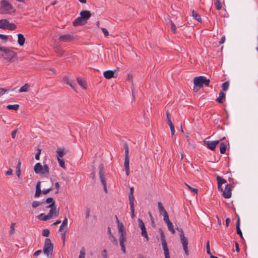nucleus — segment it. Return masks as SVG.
Wrapping results in <instances>:
<instances>
[{
	"mask_svg": "<svg viewBox=\"0 0 258 258\" xmlns=\"http://www.w3.org/2000/svg\"><path fill=\"white\" fill-rule=\"evenodd\" d=\"M1 56L9 62H13L17 58V54L12 49L5 46H0Z\"/></svg>",
	"mask_w": 258,
	"mask_h": 258,
	"instance_id": "nucleus-1",
	"label": "nucleus"
},
{
	"mask_svg": "<svg viewBox=\"0 0 258 258\" xmlns=\"http://www.w3.org/2000/svg\"><path fill=\"white\" fill-rule=\"evenodd\" d=\"M15 11V9L8 0H2L0 2V14H8Z\"/></svg>",
	"mask_w": 258,
	"mask_h": 258,
	"instance_id": "nucleus-2",
	"label": "nucleus"
},
{
	"mask_svg": "<svg viewBox=\"0 0 258 258\" xmlns=\"http://www.w3.org/2000/svg\"><path fill=\"white\" fill-rule=\"evenodd\" d=\"M34 170L36 174H48L49 173V168L47 164L42 166L40 163H37L34 166Z\"/></svg>",
	"mask_w": 258,
	"mask_h": 258,
	"instance_id": "nucleus-3",
	"label": "nucleus"
},
{
	"mask_svg": "<svg viewBox=\"0 0 258 258\" xmlns=\"http://www.w3.org/2000/svg\"><path fill=\"white\" fill-rule=\"evenodd\" d=\"M210 81L209 79H207L204 76L196 77L194 79V84L195 86L198 87L199 88H202L203 85L206 86H209Z\"/></svg>",
	"mask_w": 258,
	"mask_h": 258,
	"instance_id": "nucleus-4",
	"label": "nucleus"
},
{
	"mask_svg": "<svg viewBox=\"0 0 258 258\" xmlns=\"http://www.w3.org/2000/svg\"><path fill=\"white\" fill-rule=\"evenodd\" d=\"M53 245L49 238H46L45 240L44 245L43 247V252L47 257H51L52 254Z\"/></svg>",
	"mask_w": 258,
	"mask_h": 258,
	"instance_id": "nucleus-5",
	"label": "nucleus"
},
{
	"mask_svg": "<svg viewBox=\"0 0 258 258\" xmlns=\"http://www.w3.org/2000/svg\"><path fill=\"white\" fill-rule=\"evenodd\" d=\"M124 149L125 152V159L124 165L125 170V173L127 176L130 174V157H129V149L128 145L126 143L124 144Z\"/></svg>",
	"mask_w": 258,
	"mask_h": 258,
	"instance_id": "nucleus-6",
	"label": "nucleus"
},
{
	"mask_svg": "<svg viewBox=\"0 0 258 258\" xmlns=\"http://www.w3.org/2000/svg\"><path fill=\"white\" fill-rule=\"evenodd\" d=\"M99 177L100 179L101 182L103 185V188L104 189V191L107 192V188H106V180L105 178V172H104V167L103 164H100L99 166Z\"/></svg>",
	"mask_w": 258,
	"mask_h": 258,
	"instance_id": "nucleus-7",
	"label": "nucleus"
},
{
	"mask_svg": "<svg viewBox=\"0 0 258 258\" xmlns=\"http://www.w3.org/2000/svg\"><path fill=\"white\" fill-rule=\"evenodd\" d=\"M224 139L225 137L223 138L222 139L220 140H216L214 141L204 140V144L206 145L209 149L214 151L216 148V146L219 143L220 141H223V140H224Z\"/></svg>",
	"mask_w": 258,
	"mask_h": 258,
	"instance_id": "nucleus-8",
	"label": "nucleus"
},
{
	"mask_svg": "<svg viewBox=\"0 0 258 258\" xmlns=\"http://www.w3.org/2000/svg\"><path fill=\"white\" fill-rule=\"evenodd\" d=\"M233 187L234 186L230 184L226 185L225 189L222 193V196L225 199H229L231 198L232 195L231 191Z\"/></svg>",
	"mask_w": 258,
	"mask_h": 258,
	"instance_id": "nucleus-9",
	"label": "nucleus"
},
{
	"mask_svg": "<svg viewBox=\"0 0 258 258\" xmlns=\"http://www.w3.org/2000/svg\"><path fill=\"white\" fill-rule=\"evenodd\" d=\"M159 231L160 233L161 240L162 245L163 247L164 252L169 251V249L167 247V244L166 242V238H165V236L164 234V232L162 231V230L161 229V228L159 229Z\"/></svg>",
	"mask_w": 258,
	"mask_h": 258,
	"instance_id": "nucleus-10",
	"label": "nucleus"
},
{
	"mask_svg": "<svg viewBox=\"0 0 258 258\" xmlns=\"http://www.w3.org/2000/svg\"><path fill=\"white\" fill-rule=\"evenodd\" d=\"M115 71L107 70L103 73L104 77L107 79H110L111 78H116L117 77V74L115 73Z\"/></svg>",
	"mask_w": 258,
	"mask_h": 258,
	"instance_id": "nucleus-11",
	"label": "nucleus"
},
{
	"mask_svg": "<svg viewBox=\"0 0 258 258\" xmlns=\"http://www.w3.org/2000/svg\"><path fill=\"white\" fill-rule=\"evenodd\" d=\"M80 16L87 23V21L91 16V13L88 10H83L80 13Z\"/></svg>",
	"mask_w": 258,
	"mask_h": 258,
	"instance_id": "nucleus-12",
	"label": "nucleus"
},
{
	"mask_svg": "<svg viewBox=\"0 0 258 258\" xmlns=\"http://www.w3.org/2000/svg\"><path fill=\"white\" fill-rule=\"evenodd\" d=\"M74 39V36L70 34L63 35L59 37L58 40L60 41L69 42Z\"/></svg>",
	"mask_w": 258,
	"mask_h": 258,
	"instance_id": "nucleus-13",
	"label": "nucleus"
},
{
	"mask_svg": "<svg viewBox=\"0 0 258 258\" xmlns=\"http://www.w3.org/2000/svg\"><path fill=\"white\" fill-rule=\"evenodd\" d=\"M86 23V22L84 21V20L82 18V17H79L77 18H76L73 22V25L74 26H82L84 25Z\"/></svg>",
	"mask_w": 258,
	"mask_h": 258,
	"instance_id": "nucleus-14",
	"label": "nucleus"
},
{
	"mask_svg": "<svg viewBox=\"0 0 258 258\" xmlns=\"http://www.w3.org/2000/svg\"><path fill=\"white\" fill-rule=\"evenodd\" d=\"M42 193V190L41 189V182L38 181L36 185V191L35 193V197L38 198L40 197L41 194Z\"/></svg>",
	"mask_w": 258,
	"mask_h": 258,
	"instance_id": "nucleus-15",
	"label": "nucleus"
},
{
	"mask_svg": "<svg viewBox=\"0 0 258 258\" xmlns=\"http://www.w3.org/2000/svg\"><path fill=\"white\" fill-rule=\"evenodd\" d=\"M63 81L67 84L69 85L74 90H75V84L73 83L72 80H71L68 76H65L63 78Z\"/></svg>",
	"mask_w": 258,
	"mask_h": 258,
	"instance_id": "nucleus-16",
	"label": "nucleus"
},
{
	"mask_svg": "<svg viewBox=\"0 0 258 258\" xmlns=\"http://www.w3.org/2000/svg\"><path fill=\"white\" fill-rule=\"evenodd\" d=\"M48 215L49 217H52L54 216L55 217H57L59 215V209L56 210V208L54 209H50L49 212L48 213Z\"/></svg>",
	"mask_w": 258,
	"mask_h": 258,
	"instance_id": "nucleus-17",
	"label": "nucleus"
},
{
	"mask_svg": "<svg viewBox=\"0 0 258 258\" xmlns=\"http://www.w3.org/2000/svg\"><path fill=\"white\" fill-rule=\"evenodd\" d=\"M236 232L237 234H238L241 238H243L242 233L240 228V218L238 216L236 225Z\"/></svg>",
	"mask_w": 258,
	"mask_h": 258,
	"instance_id": "nucleus-18",
	"label": "nucleus"
},
{
	"mask_svg": "<svg viewBox=\"0 0 258 258\" xmlns=\"http://www.w3.org/2000/svg\"><path fill=\"white\" fill-rule=\"evenodd\" d=\"M9 21L7 19L0 20V29L6 30Z\"/></svg>",
	"mask_w": 258,
	"mask_h": 258,
	"instance_id": "nucleus-19",
	"label": "nucleus"
},
{
	"mask_svg": "<svg viewBox=\"0 0 258 258\" xmlns=\"http://www.w3.org/2000/svg\"><path fill=\"white\" fill-rule=\"evenodd\" d=\"M57 159H61L66 154L64 148H58L56 151Z\"/></svg>",
	"mask_w": 258,
	"mask_h": 258,
	"instance_id": "nucleus-20",
	"label": "nucleus"
},
{
	"mask_svg": "<svg viewBox=\"0 0 258 258\" xmlns=\"http://www.w3.org/2000/svg\"><path fill=\"white\" fill-rule=\"evenodd\" d=\"M18 44L20 46H23L25 43V38L24 35L22 34H19L18 35Z\"/></svg>",
	"mask_w": 258,
	"mask_h": 258,
	"instance_id": "nucleus-21",
	"label": "nucleus"
},
{
	"mask_svg": "<svg viewBox=\"0 0 258 258\" xmlns=\"http://www.w3.org/2000/svg\"><path fill=\"white\" fill-rule=\"evenodd\" d=\"M77 81L79 85L81 86L83 89H86L87 88V84L86 81L83 80L81 78H77Z\"/></svg>",
	"mask_w": 258,
	"mask_h": 258,
	"instance_id": "nucleus-22",
	"label": "nucleus"
},
{
	"mask_svg": "<svg viewBox=\"0 0 258 258\" xmlns=\"http://www.w3.org/2000/svg\"><path fill=\"white\" fill-rule=\"evenodd\" d=\"M134 188L133 187H130V191L128 196L130 203H134Z\"/></svg>",
	"mask_w": 258,
	"mask_h": 258,
	"instance_id": "nucleus-23",
	"label": "nucleus"
},
{
	"mask_svg": "<svg viewBox=\"0 0 258 258\" xmlns=\"http://www.w3.org/2000/svg\"><path fill=\"white\" fill-rule=\"evenodd\" d=\"M225 98V94L222 92L221 91L219 93V97L216 99V101L219 103H222L223 102V99Z\"/></svg>",
	"mask_w": 258,
	"mask_h": 258,
	"instance_id": "nucleus-24",
	"label": "nucleus"
},
{
	"mask_svg": "<svg viewBox=\"0 0 258 258\" xmlns=\"http://www.w3.org/2000/svg\"><path fill=\"white\" fill-rule=\"evenodd\" d=\"M126 80L128 81H130L132 83V92L133 96H134V83H133V75L131 74H128Z\"/></svg>",
	"mask_w": 258,
	"mask_h": 258,
	"instance_id": "nucleus-25",
	"label": "nucleus"
},
{
	"mask_svg": "<svg viewBox=\"0 0 258 258\" xmlns=\"http://www.w3.org/2000/svg\"><path fill=\"white\" fill-rule=\"evenodd\" d=\"M192 16L195 20H196L199 22H202V19L201 18L200 15L199 14H198L195 10L192 11Z\"/></svg>",
	"mask_w": 258,
	"mask_h": 258,
	"instance_id": "nucleus-26",
	"label": "nucleus"
},
{
	"mask_svg": "<svg viewBox=\"0 0 258 258\" xmlns=\"http://www.w3.org/2000/svg\"><path fill=\"white\" fill-rule=\"evenodd\" d=\"M180 240L182 245L188 244V239L184 236V234H179Z\"/></svg>",
	"mask_w": 258,
	"mask_h": 258,
	"instance_id": "nucleus-27",
	"label": "nucleus"
},
{
	"mask_svg": "<svg viewBox=\"0 0 258 258\" xmlns=\"http://www.w3.org/2000/svg\"><path fill=\"white\" fill-rule=\"evenodd\" d=\"M158 207L159 213H160L161 215H163L164 213H167L161 202L158 203Z\"/></svg>",
	"mask_w": 258,
	"mask_h": 258,
	"instance_id": "nucleus-28",
	"label": "nucleus"
},
{
	"mask_svg": "<svg viewBox=\"0 0 258 258\" xmlns=\"http://www.w3.org/2000/svg\"><path fill=\"white\" fill-rule=\"evenodd\" d=\"M119 234L126 233L125 228L122 223L117 225Z\"/></svg>",
	"mask_w": 258,
	"mask_h": 258,
	"instance_id": "nucleus-29",
	"label": "nucleus"
},
{
	"mask_svg": "<svg viewBox=\"0 0 258 258\" xmlns=\"http://www.w3.org/2000/svg\"><path fill=\"white\" fill-rule=\"evenodd\" d=\"M30 88V85L28 84H25L24 86H23L21 88L19 89V92H26L28 91L29 89Z\"/></svg>",
	"mask_w": 258,
	"mask_h": 258,
	"instance_id": "nucleus-30",
	"label": "nucleus"
},
{
	"mask_svg": "<svg viewBox=\"0 0 258 258\" xmlns=\"http://www.w3.org/2000/svg\"><path fill=\"white\" fill-rule=\"evenodd\" d=\"M217 180V183L219 184L220 185H222L224 183H225L227 182L226 180L223 178L222 177L218 175L216 177Z\"/></svg>",
	"mask_w": 258,
	"mask_h": 258,
	"instance_id": "nucleus-31",
	"label": "nucleus"
},
{
	"mask_svg": "<svg viewBox=\"0 0 258 258\" xmlns=\"http://www.w3.org/2000/svg\"><path fill=\"white\" fill-rule=\"evenodd\" d=\"M141 229L142 230V232H141L142 235L146 239L147 241H149V237L148 236V234H147V232L146 231V227H144L143 228H141Z\"/></svg>",
	"mask_w": 258,
	"mask_h": 258,
	"instance_id": "nucleus-32",
	"label": "nucleus"
},
{
	"mask_svg": "<svg viewBox=\"0 0 258 258\" xmlns=\"http://www.w3.org/2000/svg\"><path fill=\"white\" fill-rule=\"evenodd\" d=\"M38 218L43 221H46V220L50 219L51 217H49L48 214H47V215H45L44 214L42 213L38 216Z\"/></svg>",
	"mask_w": 258,
	"mask_h": 258,
	"instance_id": "nucleus-33",
	"label": "nucleus"
},
{
	"mask_svg": "<svg viewBox=\"0 0 258 258\" xmlns=\"http://www.w3.org/2000/svg\"><path fill=\"white\" fill-rule=\"evenodd\" d=\"M7 108L9 109H12V110L17 111L18 110V109L19 108V104H14V105L9 104L8 105H7Z\"/></svg>",
	"mask_w": 258,
	"mask_h": 258,
	"instance_id": "nucleus-34",
	"label": "nucleus"
},
{
	"mask_svg": "<svg viewBox=\"0 0 258 258\" xmlns=\"http://www.w3.org/2000/svg\"><path fill=\"white\" fill-rule=\"evenodd\" d=\"M226 150V146L224 143H221L220 145V152L221 154H224Z\"/></svg>",
	"mask_w": 258,
	"mask_h": 258,
	"instance_id": "nucleus-35",
	"label": "nucleus"
},
{
	"mask_svg": "<svg viewBox=\"0 0 258 258\" xmlns=\"http://www.w3.org/2000/svg\"><path fill=\"white\" fill-rule=\"evenodd\" d=\"M168 230L171 232L172 234H174L175 232V231L173 228V225L172 223V222L170 221L169 223H166Z\"/></svg>",
	"mask_w": 258,
	"mask_h": 258,
	"instance_id": "nucleus-36",
	"label": "nucleus"
},
{
	"mask_svg": "<svg viewBox=\"0 0 258 258\" xmlns=\"http://www.w3.org/2000/svg\"><path fill=\"white\" fill-rule=\"evenodd\" d=\"M17 26L15 24L13 23H10L9 22V24L7 25V27L6 30H14L16 29Z\"/></svg>",
	"mask_w": 258,
	"mask_h": 258,
	"instance_id": "nucleus-37",
	"label": "nucleus"
},
{
	"mask_svg": "<svg viewBox=\"0 0 258 258\" xmlns=\"http://www.w3.org/2000/svg\"><path fill=\"white\" fill-rule=\"evenodd\" d=\"M85 249L84 247H82L80 251L79 255L78 258H85Z\"/></svg>",
	"mask_w": 258,
	"mask_h": 258,
	"instance_id": "nucleus-38",
	"label": "nucleus"
},
{
	"mask_svg": "<svg viewBox=\"0 0 258 258\" xmlns=\"http://www.w3.org/2000/svg\"><path fill=\"white\" fill-rule=\"evenodd\" d=\"M119 241L122 242L126 241V233L119 234Z\"/></svg>",
	"mask_w": 258,
	"mask_h": 258,
	"instance_id": "nucleus-39",
	"label": "nucleus"
},
{
	"mask_svg": "<svg viewBox=\"0 0 258 258\" xmlns=\"http://www.w3.org/2000/svg\"><path fill=\"white\" fill-rule=\"evenodd\" d=\"M131 210V217L132 218H134L135 215V206L134 203H130Z\"/></svg>",
	"mask_w": 258,
	"mask_h": 258,
	"instance_id": "nucleus-40",
	"label": "nucleus"
},
{
	"mask_svg": "<svg viewBox=\"0 0 258 258\" xmlns=\"http://www.w3.org/2000/svg\"><path fill=\"white\" fill-rule=\"evenodd\" d=\"M43 204V202L40 201H34L32 203V207L33 208H36L38 206L41 205Z\"/></svg>",
	"mask_w": 258,
	"mask_h": 258,
	"instance_id": "nucleus-41",
	"label": "nucleus"
},
{
	"mask_svg": "<svg viewBox=\"0 0 258 258\" xmlns=\"http://www.w3.org/2000/svg\"><path fill=\"white\" fill-rule=\"evenodd\" d=\"M16 225L15 223H12L10 226V235H13L15 231V226Z\"/></svg>",
	"mask_w": 258,
	"mask_h": 258,
	"instance_id": "nucleus-42",
	"label": "nucleus"
},
{
	"mask_svg": "<svg viewBox=\"0 0 258 258\" xmlns=\"http://www.w3.org/2000/svg\"><path fill=\"white\" fill-rule=\"evenodd\" d=\"M229 83L228 81H226L223 84H222V90L224 91H226L228 90V87H229Z\"/></svg>",
	"mask_w": 258,
	"mask_h": 258,
	"instance_id": "nucleus-43",
	"label": "nucleus"
},
{
	"mask_svg": "<svg viewBox=\"0 0 258 258\" xmlns=\"http://www.w3.org/2000/svg\"><path fill=\"white\" fill-rule=\"evenodd\" d=\"M166 118H167V123L169 125L173 124L171 120L170 114L169 111H167L166 112Z\"/></svg>",
	"mask_w": 258,
	"mask_h": 258,
	"instance_id": "nucleus-44",
	"label": "nucleus"
},
{
	"mask_svg": "<svg viewBox=\"0 0 258 258\" xmlns=\"http://www.w3.org/2000/svg\"><path fill=\"white\" fill-rule=\"evenodd\" d=\"M55 52L59 55H62V54L64 53V51L60 47H56L55 48Z\"/></svg>",
	"mask_w": 258,
	"mask_h": 258,
	"instance_id": "nucleus-45",
	"label": "nucleus"
},
{
	"mask_svg": "<svg viewBox=\"0 0 258 258\" xmlns=\"http://www.w3.org/2000/svg\"><path fill=\"white\" fill-rule=\"evenodd\" d=\"M169 22L170 23L171 29L172 31L174 34L176 33V27L175 25L173 23V22L171 20H170Z\"/></svg>",
	"mask_w": 258,
	"mask_h": 258,
	"instance_id": "nucleus-46",
	"label": "nucleus"
},
{
	"mask_svg": "<svg viewBox=\"0 0 258 258\" xmlns=\"http://www.w3.org/2000/svg\"><path fill=\"white\" fill-rule=\"evenodd\" d=\"M162 215L163 216V220L166 223H169V222H170V221L169 220L168 214L167 213H164Z\"/></svg>",
	"mask_w": 258,
	"mask_h": 258,
	"instance_id": "nucleus-47",
	"label": "nucleus"
},
{
	"mask_svg": "<svg viewBox=\"0 0 258 258\" xmlns=\"http://www.w3.org/2000/svg\"><path fill=\"white\" fill-rule=\"evenodd\" d=\"M57 160L60 166L65 169L66 168L63 160L61 159H57Z\"/></svg>",
	"mask_w": 258,
	"mask_h": 258,
	"instance_id": "nucleus-48",
	"label": "nucleus"
},
{
	"mask_svg": "<svg viewBox=\"0 0 258 258\" xmlns=\"http://www.w3.org/2000/svg\"><path fill=\"white\" fill-rule=\"evenodd\" d=\"M49 230L48 229H45L43 230L42 232V235L43 236L48 237L49 236Z\"/></svg>",
	"mask_w": 258,
	"mask_h": 258,
	"instance_id": "nucleus-49",
	"label": "nucleus"
},
{
	"mask_svg": "<svg viewBox=\"0 0 258 258\" xmlns=\"http://www.w3.org/2000/svg\"><path fill=\"white\" fill-rule=\"evenodd\" d=\"M119 244L121 246V250H122V251L124 253H126V249H125V244H124V242H121V241H119Z\"/></svg>",
	"mask_w": 258,
	"mask_h": 258,
	"instance_id": "nucleus-50",
	"label": "nucleus"
},
{
	"mask_svg": "<svg viewBox=\"0 0 258 258\" xmlns=\"http://www.w3.org/2000/svg\"><path fill=\"white\" fill-rule=\"evenodd\" d=\"M215 5L218 10H219L221 9L222 6L219 0H216V2L215 3Z\"/></svg>",
	"mask_w": 258,
	"mask_h": 258,
	"instance_id": "nucleus-51",
	"label": "nucleus"
},
{
	"mask_svg": "<svg viewBox=\"0 0 258 258\" xmlns=\"http://www.w3.org/2000/svg\"><path fill=\"white\" fill-rule=\"evenodd\" d=\"M45 203L46 204H51V203L55 204V202L53 200V199L51 197L47 198L46 200H45Z\"/></svg>",
	"mask_w": 258,
	"mask_h": 258,
	"instance_id": "nucleus-52",
	"label": "nucleus"
},
{
	"mask_svg": "<svg viewBox=\"0 0 258 258\" xmlns=\"http://www.w3.org/2000/svg\"><path fill=\"white\" fill-rule=\"evenodd\" d=\"M188 244H186V245H182V247H183V249L184 251V252H185V254L188 256L189 255V252H188Z\"/></svg>",
	"mask_w": 258,
	"mask_h": 258,
	"instance_id": "nucleus-53",
	"label": "nucleus"
},
{
	"mask_svg": "<svg viewBox=\"0 0 258 258\" xmlns=\"http://www.w3.org/2000/svg\"><path fill=\"white\" fill-rule=\"evenodd\" d=\"M186 185V186H187L188 188L191 190V191L196 193V194H197L198 193V189L197 188H193L192 187H191L190 186H189V185L187 184H185Z\"/></svg>",
	"mask_w": 258,
	"mask_h": 258,
	"instance_id": "nucleus-54",
	"label": "nucleus"
},
{
	"mask_svg": "<svg viewBox=\"0 0 258 258\" xmlns=\"http://www.w3.org/2000/svg\"><path fill=\"white\" fill-rule=\"evenodd\" d=\"M206 249H207V252L208 254L210 255H212V253L210 251V245H209V242L208 241L206 244Z\"/></svg>",
	"mask_w": 258,
	"mask_h": 258,
	"instance_id": "nucleus-55",
	"label": "nucleus"
},
{
	"mask_svg": "<svg viewBox=\"0 0 258 258\" xmlns=\"http://www.w3.org/2000/svg\"><path fill=\"white\" fill-rule=\"evenodd\" d=\"M138 223H139V226H140V227L141 228L145 227L144 223L143 222V221L142 219H139L138 220Z\"/></svg>",
	"mask_w": 258,
	"mask_h": 258,
	"instance_id": "nucleus-56",
	"label": "nucleus"
},
{
	"mask_svg": "<svg viewBox=\"0 0 258 258\" xmlns=\"http://www.w3.org/2000/svg\"><path fill=\"white\" fill-rule=\"evenodd\" d=\"M101 255L103 258H107V251L106 249L103 250Z\"/></svg>",
	"mask_w": 258,
	"mask_h": 258,
	"instance_id": "nucleus-57",
	"label": "nucleus"
},
{
	"mask_svg": "<svg viewBox=\"0 0 258 258\" xmlns=\"http://www.w3.org/2000/svg\"><path fill=\"white\" fill-rule=\"evenodd\" d=\"M52 189V187H50L47 189H43L42 190V193L44 195H46L49 192H50Z\"/></svg>",
	"mask_w": 258,
	"mask_h": 258,
	"instance_id": "nucleus-58",
	"label": "nucleus"
},
{
	"mask_svg": "<svg viewBox=\"0 0 258 258\" xmlns=\"http://www.w3.org/2000/svg\"><path fill=\"white\" fill-rule=\"evenodd\" d=\"M37 151H38V152H37V153L35 155V159L36 160H38L40 159V155L41 154V150L40 149L38 148L37 149Z\"/></svg>",
	"mask_w": 258,
	"mask_h": 258,
	"instance_id": "nucleus-59",
	"label": "nucleus"
},
{
	"mask_svg": "<svg viewBox=\"0 0 258 258\" xmlns=\"http://www.w3.org/2000/svg\"><path fill=\"white\" fill-rule=\"evenodd\" d=\"M8 90L5 88H0V97L8 92Z\"/></svg>",
	"mask_w": 258,
	"mask_h": 258,
	"instance_id": "nucleus-60",
	"label": "nucleus"
},
{
	"mask_svg": "<svg viewBox=\"0 0 258 258\" xmlns=\"http://www.w3.org/2000/svg\"><path fill=\"white\" fill-rule=\"evenodd\" d=\"M61 225H62V226L67 227V225H68V218L66 217H64Z\"/></svg>",
	"mask_w": 258,
	"mask_h": 258,
	"instance_id": "nucleus-61",
	"label": "nucleus"
},
{
	"mask_svg": "<svg viewBox=\"0 0 258 258\" xmlns=\"http://www.w3.org/2000/svg\"><path fill=\"white\" fill-rule=\"evenodd\" d=\"M101 30L105 36H108L109 35V33L107 29L104 28H101Z\"/></svg>",
	"mask_w": 258,
	"mask_h": 258,
	"instance_id": "nucleus-62",
	"label": "nucleus"
},
{
	"mask_svg": "<svg viewBox=\"0 0 258 258\" xmlns=\"http://www.w3.org/2000/svg\"><path fill=\"white\" fill-rule=\"evenodd\" d=\"M0 38L5 40V42H6L8 39V36L7 35L0 34Z\"/></svg>",
	"mask_w": 258,
	"mask_h": 258,
	"instance_id": "nucleus-63",
	"label": "nucleus"
},
{
	"mask_svg": "<svg viewBox=\"0 0 258 258\" xmlns=\"http://www.w3.org/2000/svg\"><path fill=\"white\" fill-rule=\"evenodd\" d=\"M169 126L170 130H171V135H172V136H173L175 132V128H174V126L173 124H172V125H170Z\"/></svg>",
	"mask_w": 258,
	"mask_h": 258,
	"instance_id": "nucleus-64",
	"label": "nucleus"
}]
</instances>
